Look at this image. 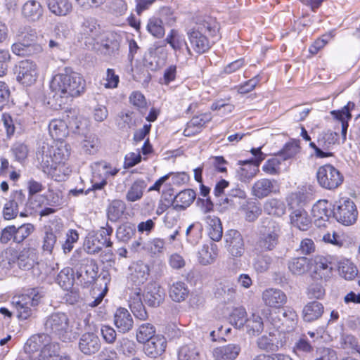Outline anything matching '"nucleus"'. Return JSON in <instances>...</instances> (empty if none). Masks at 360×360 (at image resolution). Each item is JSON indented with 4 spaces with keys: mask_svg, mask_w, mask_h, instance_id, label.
Listing matches in <instances>:
<instances>
[{
    "mask_svg": "<svg viewBox=\"0 0 360 360\" xmlns=\"http://www.w3.org/2000/svg\"><path fill=\"white\" fill-rule=\"evenodd\" d=\"M85 86V80L81 75L70 68H65L54 75L50 83L53 96L56 101L60 99V105L72 98L79 96L84 92Z\"/></svg>",
    "mask_w": 360,
    "mask_h": 360,
    "instance_id": "f257e3e1",
    "label": "nucleus"
},
{
    "mask_svg": "<svg viewBox=\"0 0 360 360\" xmlns=\"http://www.w3.org/2000/svg\"><path fill=\"white\" fill-rule=\"evenodd\" d=\"M70 155V146L63 140H56L52 145L43 143L36 153V158L44 173H51L56 165L65 162Z\"/></svg>",
    "mask_w": 360,
    "mask_h": 360,
    "instance_id": "f03ea898",
    "label": "nucleus"
},
{
    "mask_svg": "<svg viewBox=\"0 0 360 360\" xmlns=\"http://www.w3.org/2000/svg\"><path fill=\"white\" fill-rule=\"evenodd\" d=\"M218 31L219 25L215 18L207 15L198 18L195 25L187 33L191 49L198 54L205 53L210 48L205 34L215 36Z\"/></svg>",
    "mask_w": 360,
    "mask_h": 360,
    "instance_id": "7ed1b4c3",
    "label": "nucleus"
},
{
    "mask_svg": "<svg viewBox=\"0 0 360 360\" xmlns=\"http://www.w3.org/2000/svg\"><path fill=\"white\" fill-rule=\"evenodd\" d=\"M68 316L63 312H54L48 316L44 323L46 335H53L63 342H72L77 333L72 331Z\"/></svg>",
    "mask_w": 360,
    "mask_h": 360,
    "instance_id": "20e7f679",
    "label": "nucleus"
},
{
    "mask_svg": "<svg viewBox=\"0 0 360 360\" xmlns=\"http://www.w3.org/2000/svg\"><path fill=\"white\" fill-rule=\"evenodd\" d=\"M281 229L276 221L266 218L262 222L255 248L261 252H270L276 249L279 243Z\"/></svg>",
    "mask_w": 360,
    "mask_h": 360,
    "instance_id": "39448f33",
    "label": "nucleus"
},
{
    "mask_svg": "<svg viewBox=\"0 0 360 360\" xmlns=\"http://www.w3.org/2000/svg\"><path fill=\"white\" fill-rule=\"evenodd\" d=\"M44 296L40 289L31 288L24 294L13 297L11 304L18 311V317L22 320L30 317L36 311Z\"/></svg>",
    "mask_w": 360,
    "mask_h": 360,
    "instance_id": "423d86ee",
    "label": "nucleus"
},
{
    "mask_svg": "<svg viewBox=\"0 0 360 360\" xmlns=\"http://www.w3.org/2000/svg\"><path fill=\"white\" fill-rule=\"evenodd\" d=\"M72 264L76 269V274L81 282L91 283L97 277L98 267L95 261L89 257H82L80 253L75 252L71 259Z\"/></svg>",
    "mask_w": 360,
    "mask_h": 360,
    "instance_id": "0eeeda50",
    "label": "nucleus"
},
{
    "mask_svg": "<svg viewBox=\"0 0 360 360\" xmlns=\"http://www.w3.org/2000/svg\"><path fill=\"white\" fill-rule=\"evenodd\" d=\"M316 178L320 186L328 190L337 188L343 181V176L331 165L320 167L316 172Z\"/></svg>",
    "mask_w": 360,
    "mask_h": 360,
    "instance_id": "6e6552de",
    "label": "nucleus"
},
{
    "mask_svg": "<svg viewBox=\"0 0 360 360\" xmlns=\"http://www.w3.org/2000/svg\"><path fill=\"white\" fill-rule=\"evenodd\" d=\"M358 212L354 202L350 199H342L333 207V217L342 224L351 225L357 218Z\"/></svg>",
    "mask_w": 360,
    "mask_h": 360,
    "instance_id": "1a4fd4ad",
    "label": "nucleus"
},
{
    "mask_svg": "<svg viewBox=\"0 0 360 360\" xmlns=\"http://www.w3.org/2000/svg\"><path fill=\"white\" fill-rule=\"evenodd\" d=\"M58 346H59V344L51 342L47 335L44 333L37 334L31 336L27 340L24 345V351L26 354H29L30 357L32 355L41 352V351L48 350V348L54 349V347Z\"/></svg>",
    "mask_w": 360,
    "mask_h": 360,
    "instance_id": "9d476101",
    "label": "nucleus"
},
{
    "mask_svg": "<svg viewBox=\"0 0 360 360\" xmlns=\"http://www.w3.org/2000/svg\"><path fill=\"white\" fill-rule=\"evenodd\" d=\"M297 315L291 307L282 308L278 312L271 315V322L275 328H281L282 326L285 330H292L297 323Z\"/></svg>",
    "mask_w": 360,
    "mask_h": 360,
    "instance_id": "9b49d317",
    "label": "nucleus"
},
{
    "mask_svg": "<svg viewBox=\"0 0 360 360\" xmlns=\"http://www.w3.org/2000/svg\"><path fill=\"white\" fill-rule=\"evenodd\" d=\"M312 216L314 218L315 225L318 227H325L326 222L333 217L332 205L326 200L317 201L311 209Z\"/></svg>",
    "mask_w": 360,
    "mask_h": 360,
    "instance_id": "f8f14e48",
    "label": "nucleus"
},
{
    "mask_svg": "<svg viewBox=\"0 0 360 360\" xmlns=\"http://www.w3.org/2000/svg\"><path fill=\"white\" fill-rule=\"evenodd\" d=\"M25 194L21 190L13 192L10 196V199L4 206V219L11 220L15 218L19 212V207L25 205Z\"/></svg>",
    "mask_w": 360,
    "mask_h": 360,
    "instance_id": "ddd939ff",
    "label": "nucleus"
},
{
    "mask_svg": "<svg viewBox=\"0 0 360 360\" xmlns=\"http://www.w3.org/2000/svg\"><path fill=\"white\" fill-rule=\"evenodd\" d=\"M37 76V67L34 62L25 60L19 63L17 79L21 84L30 86L35 82Z\"/></svg>",
    "mask_w": 360,
    "mask_h": 360,
    "instance_id": "4468645a",
    "label": "nucleus"
},
{
    "mask_svg": "<svg viewBox=\"0 0 360 360\" xmlns=\"http://www.w3.org/2000/svg\"><path fill=\"white\" fill-rule=\"evenodd\" d=\"M144 302L150 307L160 306L165 297V290L156 283H149L146 286L143 295Z\"/></svg>",
    "mask_w": 360,
    "mask_h": 360,
    "instance_id": "2eb2a0df",
    "label": "nucleus"
},
{
    "mask_svg": "<svg viewBox=\"0 0 360 360\" xmlns=\"http://www.w3.org/2000/svg\"><path fill=\"white\" fill-rule=\"evenodd\" d=\"M121 41L120 35L113 32H106L100 34L95 42L103 47L105 53L110 55L119 50Z\"/></svg>",
    "mask_w": 360,
    "mask_h": 360,
    "instance_id": "dca6fc26",
    "label": "nucleus"
},
{
    "mask_svg": "<svg viewBox=\"0 0 360 360\" xmlns=\"http://www.w3.org/2000/svg\"><path fill=\"white\" fill-rule=\"evenodd\" d=\"M101 347V340L94 333H84L79 341V349L86 355H91L99 351Z\"/></svg>",
    "mask_w": 360,
    "mask_h": 360,
    "instance_id": "f3484780",
    "label": "nucleus"
},
{
    "mask_svg": "<svg viewBox=\"0 0 360 360\" xmlns=\"http://www.w3.org/2000/svg\"><path fill=\"white\" fill-rule=\"evenodd\" d=\"M80 33L86 39L89 40L85 41L86 45L88 43L92 49H95V41L100 35V27L96 20L91 18L84 19L81 25Z\"/></svg>",
    "mask_w": 360,
    "mask_h": 360,
    "instance_id": "a211bd4d",
    "label": "nucleus"
},
{
    "mask_svg": "<svg viewBox=\"0 0 360 360\" xmlns=\"http://www.w3.org/2000/svg\"><path fill=\"white\" fill-rule=\"evenodd\" d=\"M262 298L264 304L273 308H280L287 302L284 292L277 288H268L263 291Z\"/></svg>",
    "mask_w": 360,
    "mask_h": 360,
    "instance_id": "6ab92c4d",
    "label": "nucleus"
},
{
    "mask_svg": "<svg viewBox=\"0 0 360 360\" xmlns=\"http://www.w3.org/2000/svg\"><path fill=\"white\" fill-rule=\"evenodd\" d=\"M228 250L233 257H241L244 252V241L241 234L236 230H231L225 236Z\"/></svg>",
    "mask_w": 360,
    "mask_h": 360,
    "instance_id": "aec40b11",
    "label": "nucleus"
},
{
    "mask_svg": "<svg viewBox=\"0 0 360 360\" xmlns=\"http://www.w3.org/2000/svg\"><path fill=\"white\" fill-rule=\"evenodd\" d=\"M166 347L165 338L162 335H156L144 343L143 351L148 356L157 358L165 352Z\"/></svg>",
    "mask_w": 360,
    "mask_h": 360,
    "instance_id": "412c9836",
    "label": "nucleus"
},
{
    "mask_svg": "<svg viewBox=\"0 0 360 360\" xmlns=\"http://www.w3.org/2000/svg\"><path fill=\"white\" fill-rule=\"evenodd\" d=\"M114 324L120 333H126L132 329L134 320L127 309L120 307L114 314Z\"/></svg>",
    "mask_w": 360,
    "mask_h": 360,
    "instance_id": "4be33fe9",
    "label": "nucleus"
},
{
    "mask_svg": "<svg viewBox=\"0 0 360 360\" xmlns=\"http://www.w3.org/2000/svg\"><path fill=\"white\" fill-rule=\"evenodd\" d=\"M131 273L127 277V283L131 286H139L144 283L149 275L148 265L143 263H137L129 268Z\"/></svg>",
    "mask_w": 360,
    "mask_h": 360,
    "instance_id": "5701e85b",
    "label": "nucleus"
},
{
    "mask_svg": "<svg viewBox=\"0 0 360 360\" xmlns=\"http://www.w3.org/2000/svg\"><path fill=\"white\" fill-rule=\"evenodd\" d=\"M290 223L300 231H305L309 229L311 220L307 212L302 207L292 210L290 214Z\"/></svg>",
    "mask_w": 360,
    "mask_h": 360,
    "instance_id": "b1692460",
    "label": "nucleus"
},
{
    "mask_svg": "<svg viewBox=\"0 0 360 360\" xmlns=\"http://www.w3.org/2000/svg\"><path fill=\"white\" fill-rule=\"evenodd\" d=\"M38 257L37 250L33 248H23L20 252H18L17 264L18 267L23 270H28L33 267L37 263Z\"/></svg>",
    "mask_w": 360,
    "mask_h": 360,
    "instance_id": "393cba45",
    "label": "nucleus"
},
{
    "mask_svg": "<svg viewBox=\"0 0 360 360\" xmlns=\"http://www.w3.org/2000/svg\"><path fill=\"white\" fill-rule=\"evenodd\" d=\"M314 278L319 277L321 280H326L332 274L333 266L327 258L317 255L314 257Z\"/></svg>",
    "mask_w": 360,
    "mask_h": 360,
    "instance_id": "a878e982",
    "label": "nucleus"
},
{
    "mask_svg": "<svg viewBox=\"0 0 360 360\" xmlns=\"http://www.w3.org/2000/svg\"><path fill=\"white\" fill-rule=\"evenodd\" d=\"M240 352V347L237 344L217 347L213 351L215 360H235Z\"/></svg>",
    "mask_w": 360,
    "mask_h": 360,
    "instance_id": "bb28decb",
    "label": "nucleus"
},
{
    "mask_svg": "<svg viewBox=\"0 0 360 360\" xmlns=\"http://www.w3.org/2000/svg\"><path fill=\"white\" fill-rule=\"evenodd\" d=\"M66 122L68 127V131L70 130L75 134H84L87 127L86 120L78 116V113L75 110H70L67 112Z\"/></svg>",
    "mask_w": 360,
    "mask_h": 360,
    "instance_id": "cd10ccee",
    "label": "nucleus"
},
{
    "mask_svg": "<svg viewBox=\"0 0 360 360\" xmlns=\"http://www.w3.org/2000/svg\"><path fill=\"white\" fill-rule=\"evenodd\" d=\"M129 305L134 315L140 320H146L148 318V314L142 302L141 297V290L136 288L129 300Z\"/></svg>",
    "mask_w": 360,
    "mask_h": 360,
    "instance_id": "c85d7f7f",
    "label": "nucleus"
},
{
    "mask_svg": "<svg viewBox=\"0 0 360 360\" xmlns=\"http://www.w3.org/2000/svg\"><path fill=\"white\" fill-rule=\"evenodd\" d=\"M324 311L323 304L317 301L308 302L303 308V319L307 322H311L319 319Z\"/></svg>",
    "mask_w": 360,
    "mask_h": 360,
    "instance_id": "c756f323",
    "label": "nucleus"
},
{
    "mask_svg": "<svg viewBox=\"0 0 360 360\" xmlns=\"http://www.w3.org/2000/svg\"><path fill=\"white\" fill-rule=\"evenodd\" d=\"M354 107L355 105L354 103L348 102V103L340 110H334L331 112V114L342 122L341 133L344 140L346 139L347 131L349 126L347 122L352 117L350 111L353 110Z\"/></svg>",
    "mask_w": 360,
    "mask_h": 360,
    "instance_id": "7c9ffc66",
    "label": "nucleus"
},
{
    "mask_svg": "<svg viewBox=\"0 0 360 360\" xmlns=\"http://www.w3.org/2000/svg\"><path fill=\"white\" fill-rule=\"evenodd\" d=\"M274 181L268 179L257 180L252 186V195L259 199H262L269 195L274 189Z\"/></svg>",
    "mask_w": 360,
    "mask_h": 360,
    "instance_id": "2f4dec72",
    "label": "nucleus"
},
{
    "mask_svg": "<svg viewBox=\"0 0 360 360\" xmlns=\"http://www.w3.org/2000/svg\"><path fill=\"white\" fill-rule=\"evenodd\" d=\"M49 131L53 139L63 140L68 135V124L63 120H52L49 124Z\"/></svg>",
    "mask_w": 360,
    "mask_h": 360,
    "instance_id": "473e14b6",
    "label": "nucleus"
},
{
    "mask_svg": "<svg viewBox=\"0 0 360 360\" xmlns=\"http://www.w3.org/2000/svg\"><path fill=\"white\" fill-rule=\"evenodd\" d=\"M207 225L208 235L214 241L221 239L223 229L220 219L216 216L208 215L205 219Z\"/></svg>",
    "mask_w": 360,
    "mask_h": 360,
    "instance_id": "72a5a7b5",
    "label": "nucleus"
},
{
    "mask_svg": "<svg viewBox=\"0 0 360 360\" xmlns=\"http://www.w3.org/2000/svg\"><path fill=\"white\" fill-rule=\"evenodd\" d=\"M195 198V192L193 189H185L179 192L174 198L175 209L185 210L189 207Z\"/></svg>",
    "mask_w": 360,
    "mask_h": 360,
    "instance_id": "f704fd0d",
    "label": "nucleus"
},
{
    "mask_svg": "<svg viewBox=\"0 0 360 360\" xmlns=\"http://www.w3.org/2000/svg\"><path fill=\"white\" fill-rule=\"evenodd\" d=\"M14 54L19 56H30L37 55L43 50L41 45H28L21 41L13 44L11 47Z\"/></svg>",
    "mask_w": 360,
    "mask_h": 360,
    "instance_id": "c9c22d12",
    "label": "nucleus"
},
{
    "mask_svg": "<svg viewBox=\"0 0 360 360\" xmlns=\"http://www.w3.org/2000/svg\"><path fill=\"white\" fill-rule=\"evenodd\" d=\"M22 15L30 20H39L43 13V9L39 2L35 0L27 1L22 6Z\"/></svg>",
    "mask_w": 360,
    "mask_h": 360,
    "instance_id": "e433bc0d",
    "label": "nucleus"
},
{
    "mask_svg": "<svg viewBox=\"0 0 360 360\" xmlns=\"http://www.w3.org/2000/svg\"><path fill=\"white\" fill-rule=\"evenodd\" d=\"M49 11L58 16L68 15L72 10V4L68 0H47Z\"/></svg>",
    "mask_w": 360,
    "mask_h": 360,
    "instance_id": "4c0bfd02",
    "label": "nucleus"
},
{
    "mask_svg": "<svg viewBox=\"0 0 360 360\" xmlns=\"http://www.w3.org/2000/svg\"><path fill=\"white\" fill-rule=\"evenodd\" d=\"M165 41L169 44L175 51H180L184 46H186L188 55H193L191 48L186 44L184 38L174 30H171L170 33L166 37Z\"/></svg>",
    "mask_w": 360,
    "mask_h": 360,
    "instance_id": "58836bf2",
    "label": "nucleus"
},
{
    "mask_svg": "<svg viewBox=\"0 0 360 360\" xmlns=\"http://www.w3.org/2000/svg\"><path fill=\"white\" fill-rule=\"evenodd\" d=\"M189 293L187 285L182 281L174 283L169 291L171 299L176 302H180L186 299Z\"/></svg>",
    "mask_w": 360,
    "mask_h": 360,
    "instance_id": "ea45409f",
    "label": "nucleus"
},
{
    "mask_svg": "<svg viewBox=\"0 0 360 360\" xmlns=\"http://www.w3.org/2000/svg\"><path fill=\"white\" fill-rule=\"evenodd\" d=\"M288 269L294 275H302L309 269V261L305 257L293 258L289 261Z\"/></svg>",
    "mask_w": 360,
    "mask_h": 360,
    "instance_id": "a19ab883",
    "label": "nucleus"
},
{
    "mask_svg": "<svg viewBox=\"0 0 360 360\" xmlns=\"http://www.w3.org/2000/svg\"><path fill=\"white\" fill-rule=\"evenodd\" d=\"M126 210L125 203L121 200H112L107 208L108 219L113 222L117 221L123 215Z\"/></svg>",
    "mask_w": 360,
    "mask_h": 360,
    "instance_id": "79ce46f5",
    "label": "nucleus"
},
{
    "mask_svg": "<svg viewBox=\"0 0 360 360\" xmlns=\"http://www.w3.org/2000/svg\"><path fill=\"white\" fill-rule=\"evenodd\" d=\"M217 245L212 244L211 247L208 245H203L198 251V261L202 265L210 264L214 262L217 257Z\"/></svg>",
    "mask_w": 360,
    "mask_h": 360,
    "instance_id": "37998d69",
    "label": "nucleus"
},
{
    "mask_svg": "<svg viewBox=\"0 0 360 360\" xmlns=\"http://www.w3.org/2000/svg\"><path fill=\"white\" fill-rule=\"evenodd\" d=\"M264 210L268 214L281 217L285 213V205L280 200L271 198L265 202Z\"/></svg>",
    "mask_w": 360,
    "mask_h": 360,
    "instance_id": "c03bdc74",
    "label": "nucleus"
},
{
    "mask_svg": "<svg viewBox=\"0 0 360 360\" xmlns=\"http://www.w3.org/2000/svg\"><path fill=\"white\" fill-rule=\"evenodd\" d=\"M146 187V184L144 180L139 179L135 181L129 188L126 195V199L129 202H135L140 200L143 196Z\"/></svg>",
    "mask_w": 360,
    "mask_h": 360,
    "instance_id": "a18cd8bd",
    "label": "nucleus"
},
{
    "mask_svg": "<svg viewBox=\"0 0 360 360\" xmlns=\"http://www.w3.org/2000/svg\"><path fill=\"white\" fill-rule=\"evenodd\" d=\"M276 338L274 335L269 333L264 335L257 340V345L261 350L266 352H274L278 349V346L276 344Z\"/></svg>",
    "mask_w": 360,
    "mask_h": 360,
    "instance_id": "49530a36",
    "label": "nucleus"
},
{
    "mask_svg": "<svg viewBox=\"0 0 360 360\" xmlns=\"http://www.w3.org/2000/svg\"><path fill=\"white\" fill-rule=\"evenodd\" d=\"M240 209L245 213V218L249 222L255 221L262 214L261 208L255 202L245 201L241 205Z\"/></svg>",
    "mask_w": 360,
    "mask_h": 360,
    "instance_id": "de8ad7c7",
    "label": "nucleus"
},
{
    "mask_svg": "<svg viewBox=\"0 0 360 360\" xmlns=\"http://www.w3.org/2000/svg\"><path fill=\"white\" fill-rule=\"evenodd\" d=\"M73 270L70 267L63 269L56 278L57 283L65 290H69L74 283Z\"/></svg>",
    "mask_w": 360,
    "mask_h": 360,
    "instance_id": "09e8293b",
    "label": "nucleus"
},
{
    "mask_svg": "<svg viewBox=\"0 0 360 360\" xmlns=\"http://www.w3.org/2000/svg\"><path fill=\"white\" fill-rule=\"evenodd\" d=\"M300 141L293 140L286 143L283 148L278 153L283 160L292 158L300 152Z\"/></svg>",
    "mask_w": 360,
    "mask_h": 360,
    "instance_id": "8fccbe9b",
    "label": "nucleus"
},
{
    "mask_svg": "<svg viewBox=\"0 0 360 360\" xmlns=\"http://www.w3.org/2000/svg\"><path fill=\"white\" fill-rule=\"evenodd\" d=\"M199 350L193 343L182 346L178 353L179 360H198Z\"/></svg>",
    "mask_w": 360,
    "mask_h": 360,
    "instance_id": "3c124183",
    "label": "nucleus"
},
{
    "mask_svg": "<svg viewBox=\"0 0 360 360\" xmlns=\"http://www.w3.org/2000/svg\"><path fill=\"white\" fill-rule=\"evenodd\" d=\"M247 333L250 335H256L260 333L264 328V324L262 318L255 314L247 319L245 323Z\"/></svg>",
    "mask_w": 360,
    "mask_h": 360,
    "instance_id": "603ef678",
    "label": "nucleus"
},
{
    "mask_svg": "<svg viewBox=\"0 0 360 360\" xmlns=\"http://www.w3.org/2000/svg\"><path fill=\"white\" fill-rule=\"evenodd\" d=\"M340 275L346 280H352L357 275L356 267L349 260L340 262L338 265Z\"/></svg>",
    "mask_w": 360,
    "mask_h": 360,
    "instance_id": "864d4df0",
    "label": "nucleus"
},
{
    "mask_svg": "<svg viewBox=\"0 0 360 360\" xmlns=\"http://www.w3.org/2000/svg\"><path fill=\"white\" fill-rule=\"evenodd\" d=\"M18 41L24 42L28 45H39L35 43L37 39V33L35 29L30 27L21 28L18 33Z\"/></svg>",
    "mask_w": 360,
    "mask_h": 360,
    "instance_id": "5fc2aeb1",
    "label": "nucleus"
},
{
    "mask_svg": "<svg viewBox=\"0 0 360 360\" xmlns=\"http://www.w3.org/2000/svg\"><path fill=\"white\" fill-rule=\"evenodd\" d=\"M247 313L243 307L234 309L229 316V322L236 328L243 327L247 321Z\"/></svg>",
    "mask_w": 360,
    "mask_h": 360,
    "instance_id": "6e6d98bb",
    "label": "nucleus"
},
{
    "mask_svg": "<svg viewBox=\"0 0 360 360\" xmlns=\"http://www.w3.org/2000/svg\"><path fill=\"white\" fill-rule=\"evenodd\" d=\"M250 161H247L243 164V167L238 170V175L241 181L246 182L252 179L258 172V167L256 164L254 165L250 164Z\"/></svg>",
    "mask_w": 360,
    "mask_h": 360,
    "instance_id": "4d7b16f0",
    "label": "nucleus"
},
{
    "mask_svg": "<svg viewBox=\"0 0 360 360\" xmlns=\"http://www.w3.org/2000/svg\"><path fill=\"white\" fill-rule=\"evenodd\" d=\"M115 343V349L120 354L124 355H131L135 352V342L127 338H119Z\"/></svg>",
    "mask_w": 360,
    "mask_h": 360,
    "instance_id": "13d9d810",
    "label": "nucleus"
},
{
    "mask_svg": "<svg viewBox=\"0 0 360 360\" xmlns=\"http://www.w3.org/2000/svg\"><path fill=\"white\" fill-rule=\"evenodd\" d=\"M155 328L153 325L150 323H145L141 325L136 332V340L140 343H145L155 337Z\"/></svg>",
    "mask_w": 360,
    "mask_h": 360,
    "instance_id": "bf43d9fd",
    "label": "nucleus"
},
{
    "mask_svg": "<svg viewBox=\"0 0 360 360\" xmlns=\"http://www.w3.org/2000/svg\"><path fill=\"white\" fill-rule=\"evenodd\" d=\"M338 134L330 131L322 132L318 138V145L322 150H328L338 141Z\"/></svg>",
    "mask_w": 360,
    "mask_h": 360,
    "instance_id": "052dcab7",
    "label": "nucleus"
},
{
    "mask_svg": "<svg viewBox=\"0 0 360 360\" xmlns=\"http://www.w3.org/2000/svg\"><path fill=\"white\" fill-rule=\"evenodd\" d=\"M18 251L13 248H8L0 255V262L6 268H12L17 264Z\"/></svg>",
    "mask_w": 360,
    "mask_h": 360,
    "instance_id": "680f3d73",
    "label": "nucleus"
},
{
    "mask_svg": "<svg viewBox=\"0 0 360 360\" xmlns=\"http://www.w3.org/2000/svg\"><path fill=\"white\" fill-rule=\"evenodd\" d=\"M307 194L302 191L291 193L287 198V202L290 209L294 210L296 207H302V205L307 201Z\"/></svg>",
    "mask_w": 360,
    "mask_h": 360,
    "instance_id": "e2e57ef3",
    "label": "nucleus"
},
{
    "mask_svg": "<svg viewBox=\"0 0 360 360\" xmlns=\"http://www.w3.org/2000/svg\"><path fill=\"white\" fill-rule=\"evenodd\" d=\"M273 262L272 257L266 254L257 256L253 263L254 269L257 272L264 273L266 271Z\"/></svg>",
    "mask_w": 360,
    "mask_h": 360,
    "instance_id": "0e129e2a",
    "label": "nucleus"
},
{
    "mask_svg": "<svg viewBox=\"0 0 360 360\" xmlns=\"http://www.w3.org/2000/svg\"><path fill=\"white\" fill-rule=\"evenodd\" d=\"M148 31L156 38H162L165 35V28L162 21L158 18L149 20L147 25Z\"/></svg>",
    "mask_w": 360,
    "mask_h": 360,
    "instance_id": "69168bd1",
    "label": "nucleus"
},
{
    "mask_svg": "<svg viewBox=\"0 0 360 360\" xmlns=\"http://www.w3.org/2000/svg\"><path fill=\"white\" fill-rule=\"evenodd\" d=\"M34 230L32 224H24L16 228L15 226L14 242L20 243L27 238Z\"/></svg>",
    "mask_w": 360,
    "mask_h": 360,
    "instance_id": "338daca9",
    "label": "nucleus"
},
{
    "mask_svg": "<svg viewBox=\"0 0 360 360\" xmlns=\"http://www.w3.org/2000/svg\"><path fill=\"white\" fill-rule=\"evenodd\" d=\"M99 141L98 137L91 134L89 136H86V139L82 143V148L84 151L89 155H94L98 150Z\"/></svg>",
    "mask_w": 360,
    "mask_h": 360,
    "instance_id": "774afa93",
    "label": "nucleus"
}]
</instances>
